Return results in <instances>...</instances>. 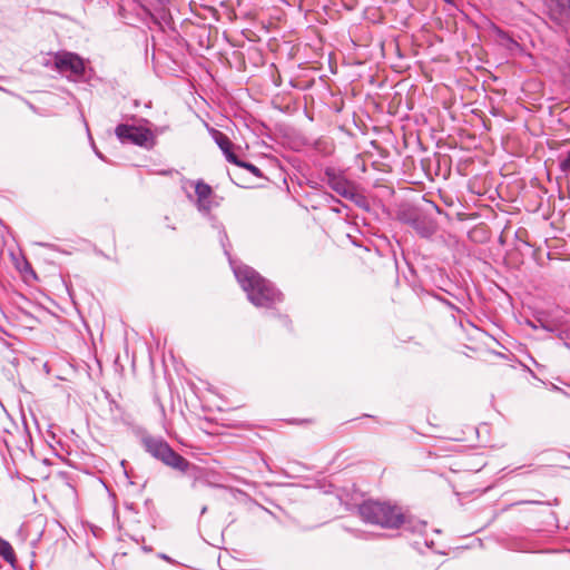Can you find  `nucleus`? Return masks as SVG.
Wrapping results in <instances>:
<instances>
[{
  "instance_id": "f257e3e1",
  "label": "nucleus",
  "mask_w": 570,
  "mask_h": 570,
  "mask_svg": "<svg viewBox=\"0 0 570 570\" xmlns=\"http://www.w3.org/2000/svg\"><path fill=\"white\" fill-rule=\"evenodd\" d=\"M214 227L218 229L220 245L225 255L228 257L230 267L238 284L246 293L248 301L256 307L274 309L277 304L283 302V293L253 267L236 263L230 257L228 249V236L224 226L220 223H217Z\"/></svg>"
},
{
  "instance_id": "f03ea898",
  "label": "nucleus",
  "mask_w": 570,
  "mask_h": 570,
  "mask_svg": "<svg viewBox=\"0 0 570 570\" xmlns=\"http://www.w3.org/2000/svg\"><path fill=\"white\" fill-rule=\"evenodd\" d=\"M358 513L364 522L386 529H397L403 524L406 530L421 533L426 528L425 521L406 520L397 505L386 502L365 501L358 507Z\"/></svg>"
},
{
  "instance_id": "7ed1b4c3",
  "label": "nucleus",
  "mask_w": 570,
  "mask_h": 570,
  "mask_svg": "<svg viewBox=\"0 0 570 570\" xmlns=\"http://www.w3.org/2000/svg\"><path fill=\"white\" fill-rule=\"evenodd\" d=\"M140 443L145 451L163 464L183 473L197 468L176 452L161 436H153L144 430H140Z\"/></svg>"
},
{
  "instance_id": "20e7f679",
  "label": "nucleus",
  "mask_w": 570,
  "mask_h": 570,
  "mask_svg": "<svg viewBox=\"0 0 570 570\" xmlns=\"http://www.w3.org/2000/svg\"><path fill=\"white\" fill-rule=\"evenodd\" d=\"M115 135L122 144H132L145 149H151L156 144L153 131L141 126L119 124L115 128Z\"/></svg>"
},
{
  "instance_id": "39448f33",
  "label": "nucleus",
  "mask_w": 570,
  "mask_h": 570,
  "mask_svg": "<svg viewBox=\"0 0 570 570\" xmlns=\"http://www.w3.org/2000/svg\"><path fill=\"white\" fill-rule=\"evenodd\" d=\"M324 177L328 187L345 199L351 191L355 189L356 185L350 180L346 177L345 171L340 168L332 166L325 167Z\"/></svg>"
},
{
  "instance_id": "423d86ee",
  "label": "nucleus",
  "mask_w": 570,
  "mask_h": 570,
  "mask_svg": "<svg viewBox=\"0 0 570 570\" xmlns=\"http://www.w3.org/2000/svg\"><path fill=\"white\" fill-rule=\"evenodd\" d=\"M55 67L62 75H69L75 79L81 78L85 73V62L76 53L59 52L55 56Z\"/></svg>"
},
{
  "instance_id": "0eeeda50",
  "label": "nucleus",
  "mask_w": 570,
  "mask_h": 570,
  "mask_svg": "<svg viewBox=\"0 0 570 570\" xmlns=\"http://www.w3.org/2000/svg\"><path fill=\"white\" fill-rule=\"evenodd\" d=\"M546 12L559 26L570 23V0H544Z\"/></svg>"
},
{
  "instance_id": "6e6552de",
  "label": "nucleus",
  "mask_w": 570,
  "mask_h": 570,
  "mask_svg": "<svg viewBox=\"0 0 570 570\" xmlns=\"http://www.w3.org/2000/svg\"><path fill=\"white\" fill-rule=\"evenodd\" d=\"M411 227L423 238H430L436 232L435 220L423 212L413 220Z\"/></svg>"
},
{
  "instance_id": "1a4fd4ad",
  "label": "nucleus",
  "mask_w": 570,
  "mask_h": 570,
  "mask_svg": "<svg viewBox=\"0 0 570 570\" xmlns=\"http://www.w3.org/2000/svg\"><path fill=\"white\" fill-rule=\"evenodd\" d=\"M0 556L7 562H9L12 567H14V562H16L14 551H13L10 542L2 539L1 537H0Z\"/></svg>"
},
{
  "instance_id": "9d476101",
  "label": "nucleus",
  "mask_w": 570,
  "mask_h": 570,
  "mask_svg": "<svg viewBox=\"0 0 570 570\" xmlns=\"http://www.w3.org/2000/svg\"><path fill=\"white\" fill-rule=\"evenodd\" d=\"M210 134L222 151H226L227 148L233 147V142L224 132L213 128L210 129Z\"/></svg>"
},
{
  "instance_id": "9b49d317",
  "label": "nucleus",
  "mask_w": 570,
  "mask_h": 570,
  "mask_svg": "<svg viewBox=\"0 0 570 570\" xmlns=\"http://www.w3.org/2000/svg\"><path fill=\"white\" fill-rule=\"evenodd\" d=\"M421 213H422L421 210L415 209V208L403 209L399 213V219L402 223H404L409 226H412L413 220H415Z\"/></svg>"
},
{
  "instance_id": "f8f14e48",
  "label": "nucleus",
  "mask_w": 570,
  "mask_h": 570,
  "mask_svg": "<svg viewBox=\"0 0 570 570\" xmlns=\"http://www.w3.org/2000/svg\"><path fill=\"white\" fill-rule=\"evenodd\" d=\"M346 199L353 202L360 208H363L366 210L370 209L367 198L363 194L358 193L356 190V188L351 191V194L346 197Z\"/></svg>"
},
{
  "instance_id": "ddd939ff",
  "label": "nucleus",
  "mask_w": 570,
  "mask_h": 570,
  "mask_svg": "<svg viewBox=\"0 0 570 570\" xmlns=\"http://www.w3.org/2000/svg\"><path fill=\"white\" fill-rule=\"evenodd\" d=\"M195 194H196L197 200L204 202V199L210 198L213 190L208 184L198 181L195 186Z\"/></svg>"
},
{
  "instance_id": "4468645a",
  "label": "nucleus",
  "mask_w": 570,
  "mask_h": 570,
  "mask_svg": "<svg viewBox=\"0 0 570 570\" xmlns=\"http://www.w3.org/2000/svg\"><path fill=\"white\" fill-rule=\"evenodd\" d=\"M324 198L327 200V202H333V203H336L338 204L340 206H335V207H332V212L336 213V214H341L342 213V209L343 208H346V205H344L337 197H335L334 195H332L331 193H324Z\"/></svg>"
},
{
  "instance_id": "2eb2a0df",
  "label": "nucleus",
  "mask_w": 570,
  "mask_h": 570,
  "mask_svg": "<svg viewBox=\"0 0 570 570\" xmlns=\"http://www.w3.org/2000/svg\"><path fill=\"white\" fill-rule=\"evenodd\" d=\"M225 158L227 159V161L236 165L239 167V164L243 163L242 159L238 158V156L233 151V147H229L226 149V151H223Z\"/></svg>"
},
{
  "instance_id": "dca6fc26",
  "label": "nucleus",
  "mask_w": 570,
  "mask_h": 570,
  "mask_svg": "<svg viewBox=\"0 0 570 570\" xmlns=\"http://www.w3.org/2000/svg\"><path fill=\"white\" fill-rule=\"evenodd\" d=\"M239 167L245 168L246 170H248L249 173H252L254 176H256L258 178H261L263 176L261 169L252 163L243 160V163L239 164Z\"/></svg>"
},
{
  "instance_id": "f3484780",
  "label": "nucleus",
  "mask_w": 570,
  "mask_h": 570,
  "mask_svg": "<svg viewBox=\"0 0 570 570\" xmlns=\"http://www.w3.org/2000/svg\"><path fill=\"white\" fill-rule=\"evenodd\" d=\"M558 503H559L558 499H554L552 502L534 499V500H522V501L515 502L514 505H518V504H540V505L556 504L557 505Z\"/></svg>"
},
{
  "instance_id": "a211bd4d",
  "label": "nucleus",
  "mask_w": 570,
  "mask_h": 570,
  "mask_svg": "<svg viewBox=\"0 0 570 570\" xmlns=\"http://www.w3.org/2000/svg\"><path fill=\"white\" fill-rule=\"evenodd\" d=\"M559 168L562 173H570V150L559 159Z\"/></svg>"
},
{
  "instance_id": "6ab92c4d",
  "label": "nucleus",
  "mask_w": 570,
  "mask_h": 570,
  "mask_svg": "<svg viewBox=\"0 0 570 570\" xmlns=\"http://www.w3.org/2000/svg\"><path fill=\"white\" fill-rule=\"evenodd\" d=\"M197 208L199 212H202L205 215H209V212L212 209V200L210 198L203 200H197Z\"/></svg>"
},
{
  "instance_id": "aec40b11",
  "label": "nucleus",
  "mask_w": 570,
  "mask_h": 570,
  "mask_svg": "<svg viewBox=\"0 0 570 570\" xmlns=\"http://www.w3.org/2000/svg\"><path fill=\"white\" fill-rule=\"evenodd\" d=\"M435 298L441 302L443 305H445L449 309L453 311V312H456V313H462L461 308L458 307L456 305H454L452 302H450L449 299L440 296V295H435Z\"/></svg>"
},
{
  "instance_id": "412c9836",
  "label": "nucleus",
  "mask_w": 570,
  "mask_h": 570,
  "mask_svg": "<svg viewBox=\"0 0 570 570\" xmlns=\"http://www.w3.org/2000/svg\"><path fill=\"white\" fill-rule=\"evenodd\" d=\"M307 184H308V186L311 188H314V189H318V187H320V184L317 181H314V180H308Z\"/></svg>"
},
{
  "instance_id": "4be33fe9",
  "label": "nucleus",
  "mask_w": 570,
  "mask_h": 570,
  "mask_svg": "<svg viewBox=\"0 0 570 570\" xmlns=\"http://www.w3.org/2000/svg\"><path fill=\"white\" fill-rule=\"evenodd\" d=\"M159 558L163 559V560H166L168 562H173V560L165 553H159Z\"/></svg>"
},
{
  "instance_id": "5701e85b",
  "label": "nucleus",
  "mask_w": 570,
  "mask_h": 570,
  "mask_svg": "<svg viewBox=\"0 0 570 570\" xmlns=\"http://www.w3.org/2000/svg\"><path fill=\"white\" fill-rule=\"evenodd\" d=\"M541 326H542L544 330L549 331V332H552V331H553V328H552L551 326H549V325H547V324H544V323H541Z\"/></svg>"
},
{
  "instance_id": "b1692460",
  "label": "nucleus",
  "mask_w": 570,
  "mask_h": 570,
  "mask_svg": "<svg viewBox=\"0 0 570 570\" xmlns=\"http://www.w3.org/2000/svg\"><path fill=\"white\" fill-rule=\"evenodd\" d=\"M279 317L284 322V324H287L289 322L286 315H279Z\"/></svg>"
},
{
  "instance_id": "393cba45",
  "label": "nucleus",
  "mask_w": 570,
  "mask_h": 570,
  "mask_svg": "<svg viewBox=\"0 0 570 570\" xmlns=\"http://www.w3.org/2000/svg\"><path fill=\"white\" fill-rule=\"evenodd\" d=\"M95 153L100 159H105L104 155L99 150L95 149Z\"/></svg>"
},
{
  "instance_id": "a878e982",
  "label": "nucleus",
  "mask_w": 570,
  "mask_h": 570,
  "mask_svg": "<svg viewBox=\"0 0 570 570\" xmlns=\"http://www.w3.org/2000/svg\"><path fill=\"white\" fill-rule=\"evenodd\" d=\"M206 512H207V507L205 505V507H203V508H202V510H200V514L203 515V514H205Z\"/></svg>"
},
{
  "instance_id": "bb28decb",
  "label": "nucleus",
  "mask_w": 570,
  "mask_h": 570,
  "mask_svg": "<svg viewBox=\"0 0 570 570\" xmlns=\"http://www.w3.org/2000/svg\"><path fill=\"white\" fill-rule=\"evenodd\" d=\"M550 515L553 518L554 522L557 523L558 519L554 512H550Z\"/></svg>"
},
{
  "instance_id": "cd10ccee",
  "label": "nucleus",
  "mask_w": 570,
  "mask_h": 570,
  "mask_svg": "<svg viewBox=\"0 0 570 570\" xmlns=\"http://www.w3.org/2000/svg\"><path fill=\"white\" fill-rule=\"evenodd\" d=\"M521 469H522V466H518V468H515L512 472H517V471H519V470H521Z\"/></svg>"
},
{
  "instance_id": "c85d7f7f",
  "label": "nucleus",
  "mask_w": 570,
  "mask_h": 570,
  "mask_svg": "<svg viewBox=\"0 0 570 570\" xmlns=\"http://www.w3.org/2000/svg\"><path fill=\"white\" fill-rule=\"evenodd\" d=\"M144 550H145V551H151V548L144 547Z\"/></svg>"
}]
</instances>
